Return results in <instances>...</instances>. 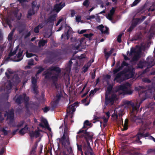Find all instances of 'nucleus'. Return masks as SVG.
Instances as JSON below:
<instances>
[{
	"mask_svg": "<svg viewBox=\"0 0 155 155\" xmlns=\"http://www.w3.org/2000/svg\"><path fill=\"white\" fill-rule=\"evenodd\" d=\"M76 137L77 139L84 138L85 140L87 143L84 144L83 146L85 155H95L91 147L90 142L92 141L93 135L91 132H87V130L81 129L77 133Z\"/></svg>",
	"mask_w": 155,
	"mask_h": 155,
	"instance_id": "nucleus-1",
	"label": "nucleus"
},
{
	"mask_svg": "<svg viewBox=\"0 0 155 155\" xmlns=\"http://www.w3.org/2000/svg\"><path fill=\"white\" fill-rule=\"evenodd\" d=\"M124 114L123 109L118 108H116L114 111V113L112 114V117L113 118V120L117 121L118 116H119L120 118V122L122 121V116Z\"/></svg>",
	"mask_w": 155,
	"mask_h": 155,
	"instance_id": "nucleus-2",
	"label": "nucleus"
},
{
	"mask_svg": "<svg viewBox=\"0 0 155 155\" xmlns=\"http://www.w3.org/2000/svg\"><path fill=\"white\" fill-rule=\"evenodd\" d=\"M109 94L107 93L105 94V101L104 104L106 105H108L110 103L113 104L117 97L116 94H112L111 96H108Z\"/></svg>",
	"mask_w": 155,
	"mask_h": 155,
	"instance_id": "nucleus-3",
	"label": "nucleus"
},
{
	"mask_svg": "<svg viewBox=\"0 0 155 155\" xmlns=\"http://www.w3.org/2000/svg\"><path fill=\"white\" fill-rule=\"evenodd\" d=\"M75 105H69L67 109V114L65 116V117L64 120V121H65V119L67 118L68 116H69L71 118L73 117V114L75 110Z\"/></svg>",
	"mask_w": 155,
	"mask_h": 155,
	"instance_id": "nucleus-4",
	"label": "nucleus"
},
{
	"mask_svg": "<svg viewBox=\"0 0 155 155\" xmlns=\"http://www.w3.org/2000/svg\"><path fill=\"white\" fill-rule=\"evenodd\" d=\"M125 71L124 74L125 78L126 79H128L133 78L134 75V72L132 69L128 68H125Z\"/></svg>",
	"mask_w": 155,
	"mask_h": 155,
	"instance_id": "nucleus-5",
	"label": "nucleus"
},
{
	"mask_svg": "<svg viewBox=\"0 0 155 155\" xmlns=\"http://www.w3.org/2000/svg\"><path fill=\"white\" fill-rule=\"evenodd\" d=\"M65 6V3L62 4L61 3L56 4L54 5L53 8L51 9V13L55 12L58 13Z\"/></svg>",
	"mask_w": 155,
	"mask_h": 155,
	"instance_id": "nucleus-6",
	"label": "nucleus"
},
{
	"mask_svg": "<svg viewBox=\"0 0 155 155\" xmlns=\"http://www.w3.org/2000/svg\"><path fill=\"white\" fill-rule=\"evenodd\" d=\"M5 112L7 114V119H9V123L12 124L14 120V110L13 108H12L8 112L6 111Z\"/></svg>",
	"mask_w": 155,
	"mask_h": 155,
	"instance_id": "nucleus-7",
	"label": "nucleus"
},
{
	"mask_svg": "<svg viewBox=\"0 0 155 155\" xmlns=\"http://www.w3.org/2000/svg\"><path fill=\"white\" fill-rule=\"evenodd\" d=\"M149 134L148 133H147L145 134H144V132L141 133L139 132L136 136V141L138 143H142V142L140 140L141 137H148L149 136Z\"/></svg>",
	"mask_w": 155,
	"mask_h": 155,
	"instance_id": "nucleus-8",
	"label": "nucleus"
},
{
	"mask_svg": "<svg viewBox=\"0 0 155 155\" xmlns=\"http://www.w3.org/2000/svg\"><path fill=\"white\" fill-rule=\"evenodd\" d=\"M126 104L131 106L132 107V113H133L135 111L137 112L138 110L140 107L139 105L136 104V106H135L134 103L130 101H127L126 102Z\"/></svg>",
	"mask_w": 155,
	"mask_h": 155,
	"instance_id": "nucleus-9",
	"label": "nucleus"
},
{
	"mask_svg": "<svg viewBox=\"0 0 155 155\" xmlns=\"http://www.w3.org/2000/svg\"><path fill=\"white\" fill-rule=\"evenodd\" d=\"M154 59L151 57H148L146 59V60L145 61L146 64H147L148 68H150L154 64Z\"/></svg>",
	"mask_w": 155,
	"mask_h": 155,
	"instance_id": "nucleus-10",
	"label": "nucleus"
},
{
	"mask_svg": "<svg viewBox=\"0 0 155 155\" xmlns=\"http://www.w3.org/2000/svg\"><path fill=\"white\" fill-rule=\"evenodd\" d=\"M125 71V70L120 71V72L118 73L116 75V77L114 79V81H117V82L120 83L124 80L122 79L121 78V76L124 74V72Z\"/></svg>",
	"mask_w": 155,
	"mask_h": 155,
	"instance_id": "nucleus-11",
	"label": "nucleus"
},
{
	"mask_svg": "<svg viewBox=\"0 0 155 155\" xmlns=\"http://www.w3.org/2000/svg\"><path fill=\"white\" fill-rule=\"evenodd\" d=\"M41 123H40L39 124V126L44 128L46 127L49 130H51L49 126L47 120L45 118H43L41 120Z\"/></svg>",
	"mask_w": 155,
	"mask_h": 155,
	"instance_id": "nucleus-12",
	"label": "nucleus"
},
{
	"mask_svg": "<svg viewBox=\"0 0 155 155\" xmlns=\"http://www.w3.org/2000/svg\"><path fill=\"white\" fill-rule=\"evenodd\" d=\"M127 89V87L124 84H120L116 86L115 87V91L116 92L122 91L123 93Z\"/></svg>",
	"mask_w": 155,
	"mask_h": 155,
	"instance_id": "nucleus-13",
	"label": "nucleus"
},
{
	"mask_svg": "<svg viewBox=\"0 0 155 155\" xmlns=\"http://www.w3.org/2000/svg\"><path fill=\"white\" fill-rule=\"evenodd\" d=\"M48 71H54L56 72L58 74L61 73V70L59 67L57 66H51L48 69Z\"/></svg>",
	"mask_w": 155,
	"mask_h": 155,
	"instance_id": "nucleus-14",
	"label": "nucleus"
},
{
	"mask_svg": "<svg viewBox=\"0 0 155 155\" xmlns=\"http://www.w3.org/2000/svg\"><path fill=\"white\" fill-rule=\"evenodd\" d=\"M104 28V26L103 25H99L97 27V28L100 31L102 34H108L109 33V28L107 27H105L106 30L105 31H103Z\"/></svg>",
	"mask_w": 155,
	"mask_h": 155,
	"instance_id": "nucleus-15",
	"label": "nucleus"
},
{
	"mask_svg": "<svg viewBox=\"0 0 155 155\" xmlns=\"http://www.w3.org/2000/svg\"><path fill=\"white\" fill-rule=\"evenodd\" d=\"M12 87V84L10 80H9L7 82V83L6 85L5 90L7 94H9L11 92V90Z\"/></svg>",
	"mask_w": 155,
	"mask_h": 155,
	"instance_id": "nucleus-16",
	"label": "nucleus"
},
{
	"mask_svg": "<svg viewBox=\"0 0 155 155\" xmlns=\"http://www.w3.org/2000/svg\"><path fill=\"white\" fill-rule=\"evenodd\" d=\"M52 74V73L51 71L47 70V71H45L42 74V76H45V79L49 80L51 79Z\"/></svg>",
	"mask_w": 155,
	"mask_h": 155,
	"instance_id": "nucleus-17",
	"label": "nucleus"
},
{
	"mask_svg": "<svg viewBox=\"0 0 155 155\" xmlns=\"http://www.w3.org/2000/svg\"><path fill=\"white\" fill-rule=\"evenodd\" d=\"M23 101H24V103L25 105V107H27L29 101V97L27 96L26 94L25 93H23L22 94Z\"/></svg>",
	"mask_w": 155,
	"mask_h": 155,
	"instance_id": "nucleus-18",
	"label": "nucleus"
},
{
	"mask_svg": "<svg viewBox=\"0 0 155 155\" xmlns=\"http://www.w3.org/2000/svg\"><path fill=\"white\" fill-rule=\"evenodd\" d=\"M23 51H21L20 49H19L17 55V58L18 59H15L13 60V61L15 62H19L22 60L23 58L21 57V56L23 54Z\"/></svg>",
	"mask_w": 155,
	"mask_h": 155,
	"instance_id": "nucleus-19",
	"label": "nucleus"
},
{
	"mask_svg": "<svg viewBox=\"0 0 155 155\" xmlns=\"http://www.w3.org/2000/svg\"><path fill=\"white\" fill-rule=\"evenodd\" d=\"M38 145V142L36 141L34 144V146L32 148L30 152V155H37L35 154V153L36 152V150L37 148Z\"/></svg>",
	"mask_w": 155,
	"mask_h": 155,
	"instance_id": "nucleus-20",
	"label": "nucleus"
},
{
	"mask_svg": "<svg viewBox=\"0 0 155 155\" xmlns=\"http://www.w3.org/2000/svg\"><path fill=\"white\" fill-rule=\"evenodd\" d=\"M12 81L14 84H18L21 81L20 78L17 75H14Z\"/></svg>",
	"mask_w": 155,
	"mask_h": 155,
	"instance_id": "nucleus-21",
	"label": "nucleus"
},
{
	"mask_svg": "<svg viewBox=\"0 0 155 155\" xmlns=\"http://www.w3.org/2000/svg\"><path fill=\"white\" fill-rule=\"evenodd\" d=\"M56 14H54L51 15L47 19V22L51 23H53L56 20Z\"/></svg>",
	"mask_w": 155,
	"mask_h": 155,
	"instance_id": "nucleus-22",
	"label": "nucleus"
},
{
	"mask_svg": "<svg viewBox=\"0 0 155 155\" xmlns=\"http://www.w3.org/2000/svg\"><path fill=\"white\" fill-rule=\"evenodd\" d=\"M23 101L22 95H20L17 97L15 100V103L18 105H19L21 104Z\"/></svg>",
	"mask_w": 155,
	"mask_h": 155,
	"instance_id": "nucleus-23",
	"label": "nucleus"
},
{
	"mask_svg": "<svg viewBox=\"0 0 155 155\" xmlns=\"http://www.w3.org/2000/svg\"><path fill=\"white\" fill-rule=\"evenodd\" d=\"M48 43L47 39H42L39 41L38 43V46L39 47L44 46Z\"/></svg>",
	"mask_w": 155,
	"mask_h": 155,
	"instance_id": "nucleus-24",
	"label": "nucleus"
},
{
	"mask_svg": "<svg viewBox=\"0 0 155 155\" xmlns=\"http://www.w3.org/2000/svg\"><path fill=\"white\" fill-rule=\"evenodd\" d=\"M141 51H137V52L136 54L134 56L133 58V59L134 61H137L140 58V53Z\"/></svg>",
	"mask_w": 155,
	"mask_h": 155,
	"instance_id": "nucleus-25",
	"label": "nucleus"
},
{
	"mask_svg": "<svg viewBox=\"0 0 155 155\" xmlns=\"http://www.w3.org/2000/svg\"><path fill=\"white\" fill-rule=\"evenodd\" d=\"M35 13V12L34 9L32 8H30L28 11V14L27 16V18H30L31 16L34 15Z\"/></svg>",
	"mask_w": 155,
	"mask_h": 155,
	"instance_id": "nucleus-26",
	"label": "nucleus"
},
{
	"mask_svg": "<svg viewBox=\"0 0 155 155\" xmlns=\"http://www.w3.org/2000/svg\"><path fill=\"white\" fill-rule=\"evenodd\" d=\"M140 18H133L132 24L135 27L139 24L140 23Z\"/></svg>",
	"mask_w": 155,
	"mask_h": 155,
	"instance_id": "nucleus-27",
	"label": "nucleus"
},
{
	"mask_svg": "<svg viewBox=\"0 0 155 155\" xmlns=\"http://www.w3.org/2000/svg\"><path fill=\"white\" fill-rule=\"evenodd\" d=\"M59 74H55L54 75L52 76L51 79L52 80L53 83L55 84L56 82L58 81Z\"/></svg>",
	"mask_w": 155,
	"mask_h": 155,
	"instance_id": "nucleus-28",
	"label": "nucleus"
},
{
	"mask_svg": "<svg viewBox=\"0 0 155 155\" xmlns=\"http://www.w3.org/2000/svg\"><path fill=\"white\" fill-rule=\"evenodd\" d=\"M66 28L68 29L66 33V36L67 37V39H68L70 37V32L71 31L72 29L69 26L67 25L66 26Z\"/></svg>",
	"mask_w": 155,
	"mask_h": 155,
	"instance_id": "nucleus-29",
	"label": "nucleus"
},
{
	"mask_svg": "<svg viewBox=\"0 0 155 155\" xmlns=\"http://www.w3.org/2000/svg\"><path fill=\"white\" fill-rule=\"evenodd\" d=\"M113 88V85L111 84H109L107 87V91L105 93H107L109 94L111 93Z\"/></svg>",
	"mask_w": 155,
	"mask_h": 155,
	"instance_id": "nucleus-30",
	"label": "nucleus"
},
{
	"mask_svg": "<svg viewBox=\"0 0 155 155\" xmlns=\"http://www.w3.org/2000/svg\"><path fill=\"white\" fill-rule=\"evenodd\" d=\"M128 120H125L124 121V124H123V121L122 122V126H123V128L122 130H127L128 129Z\"/></svg>",
	"mask_w": 155,
	"mask_h": 155,
	"instance_id": "nucleus-31",
	"label": "nucleus"
},
{
	"mask_svg": "<svg viewBox=\"0 0 155 155\" xmlns=\"http://www.w3.org/2000/svg\"><path fill=\"white\" fill-rule=\"evenodd\" d=\"M32 8L35 9V8L37 10H38L40 7L39 5H37V2L35 0L33 1L31 3Z\"/></svg>",
	"mask_w": 155,
	"mask_h": 155,
	"instance_id": "nucleus-32",
	"label": "nucleus"
},
{
	"mask_svg": "<svg viewBox=\"0 0 155 155\" xmlns=\"http://www.w3.org/2000/svg\"><path fill=\"white\" fill-rule=\"evenodd\" d=\"M36 68L38 69L36 73V75H38L41 72H42L43 71L45 70V68H43L41 66H38V67H37V68Z\"/></svg>",
	"mask_w": 155,
	"mask_h": 155,
	"instance_id": "nucleus-33",
	"label": "nucleus"
},
{
	"mask_svg": "<svg viewBox=\"0 0 155 155\" xmlns=\"http://www.w3.org/2000/svg\"><path fill=\"white\" fill-rule=\"evenodd\" d=\"M115 11V8L114 7H112V9L110 10V13L108 14V16H110V18H109V20H111L112 17L114 14Z\"/></svg>",
	"mask_w": 155,
	"mask_h": 155,
	"instance_id": "nucleus-34",
	"label": "nucleus"
},
{
	"mask_svg": "<svg viewBox=\"0 0 155 155\" xmlns=\"http://www.w3.org/2000/svg\"><path fill=\"white\" fill-rule=\"evenodd\" d=\"M141 38L140 35L139 34H137L135 35L131 39V41H137L140 39Z\"/></svg>",
	"mask_w": 155,
	"mask_h": 155,
	"instance_id": "nucleus-35",
	"label": "nucleus"
},
{
	"mask_svg": "<svg viewBox=\"0 0 155 155\" xmlns=\"http://www.w3.org/2000/svg\"><path fill=\"white\" fill-rule=\"evenodd\" d=\"M145 64H146L145 61H140L137 64V67L139 68H143Z\"/></svg>",
	"mask_w": 155,
	"mask_h": 155,
	"instance_id": "nucleus-36",
	"label": "nucleus"
},
{
	"mask_svg": "<svg viewBox=\"0 0 155 155\" xmlns=\"http://www.w3.org/2000/svg\"><path fill=\"white\" fill-rule=\"evenodd\" d=\"M25 35L24 36V38L25 39L27 38H28L31 35V31H28V30H26L25 31Z\"/></svg>",
	"mask_w": 155,
	"mask_h": 155,
	"instance_id": "nucleus-37",
	"label": "nucleus"
},
{
	"mask_svg": "<svg viewBox=\"0 0 155 155\" xmlns=\"http://www.w3.org/2000/svg\"><path fill=\"white\" fill-rule=\"evenodd\" d=\"M91 124H92L90 123L88 120H86L84 122L83 128H86V126H90Z\"/></svg>",
	"mask_w": 155,
	"mask_h": 155,
	"instance_id": "nucleus-38",
	"label": "nucleus"
},
{
	"mask_svg": "<svg viewBox=\"0 0 155 155\" xmlns=\"http://www.w3.org/2000/svg\"><path fill=\"white\" fill-rule=\"evenodd\" d=\"M32 87L33 90V92L34 93L37 94L38 93V86H37V85L35 86H32Z\"/></svg>",
	"mask_w": 155,
	"mask_h": 155,
	"instance_id": "nucleus-39",
	"label": "nucleus"
},
{
	"mask_svg": "<svg viewBox=\"0 0 155 155\" xmlns=\"http://www.w3.org/2000/svg\"><path fill=\"white\" fill-rule=\"evenodd\" d=\"M128 64L125 61H123L121 64V65L119 67L122 70L124 67L127 66Z\"/></svg>",
	"mask_w": 155,
	"mask_h": 155,
	"instance_id": "nucleus-40",
	"label": "nucleus"
},
{
	"mask_svg": "<svg viewBox=\"0 0 155 155\" xmlns=\"http://www.w3.org/2000/svg\"><path fill=\"white\" fill-rule=\"evenodd\" d=\"M139 88H142V87L140 86H139V88L137 87H136L135 88V90H137L139 92V96L142 94V93H145V91H143L142 90V91L140 90L139 89Z\"/></svg>",
	"mask_w": 155,
	"mask_h": 155,
	"instance_id": "nucleus-41",
	"label": "nucleus"
},
{
	"mask_svg": "<svg viewBox=\"0 0 155 155\" xmlns=\"http://www.w3.org/2000/svg\"><path fill=\"white\" fill-rule=\"evenodd\" d=\"M137 52V51H136V49L132 47L130 49L129 55L130 56H131L132 55V54H136Z\"/></svg>",
	"mask_w": 155,
	"mask_h": 155,
	"instance_id": "nucleus-42",
	"label": "nucleus"
},
{
	"mask_svg": "<svg viewBox=\"0 0 155 155\" xmlns=\"http://www.w3.org/2000/svg\"><path fill=\"white\" fill-rule=\"evenodd\" d=\"M37 79L35 77H33L31 79L32 86L37 85Z\"/></svg>",
	"mask_w": 155,
	"mask_h": 155,
	"instance_id": "nucleus-43",
	"label": "nucleus"
},
{
	"mask_svg": "<svg viewBox=\"0 0 155 155\" xmlns=\"http://www.w3.org/2000/svg\"><path fill=\"white\" fill-rule=\"evenodd\" d=\"M62 95L61 94H57L56 95V97L57 98V99H56L54 101V102L55 103H58L59 101L60 100L61 97Z\"/></svg>",
	"mask_w": 155,
	"mask_h": 155,
	"instance_id": "nucleus-44",
	"label": "nucleus"
},
{
	"mask_svg": "<svg viewBox=\"0 0 155 155\" xmlns=\"http://www.w3.org/2000/svg\"><path fill=\"white\" fill-rule=\"evenodd\" d=\"M67 128H65L64 131V134H63V135L61 137V139L64 140H66V137L65 135L67 134Z\"/></svg>",
	"mask_w": 155,
	"mask_h": 155,
	"instance_id": "nucleus-45",
	"label": "nucleus"
},
{
	"mask_svg": "<svg viewBox=\"0 0 155 155\" xmlns=\"http://www.w3.org/2000/svg\"><path fill=\"white\" fill-rule=\"evenodd\" d=\"M93 35V34L90 33L89 34H86L84 35V36L86 38H89V40L91 39V37Z\"/></svg>",
	"mask_w": 155,
	"mask_h": 155,
	"instance_id": "nucleus-46",
	"label": "nucleus"
},
{
	"mask_svg": "<svg viewBox=\"0 0 155 155\" xmlns=\"http://www.w3.org/2000/svg\"><path fill=\"white\" fill-rule=\"evenodd\" d=\"M137 119V117H136L135 115H132L131 116L130 120L132 122H135Z\"/></svg>",
	"mask_w": 155,
	"mask_h": 155,
	"instance_id": "nucleus-47",
	"label": "nucleus"
},
{
	"mask_svg": "<svg viewBox=\"0 0 155 155\" xmlns=\"http://www.w3.org/2000/svg\"><path fill=\"white\" fill-rule=\"evenodd\" d=\"M67 149L68 152L70 154H72L73 153L72 149L71 146L68 147Z\"/></svg>",
	"mask_w": 155,
	"mask_h": 155,
	"instance_id": "nucleus-48",
	"label": "nucleus"
},
{
	"mask_svg": "<svg viewBox=\"0 0 155 155\" xmlns=\"http://www.w3.org/2000/svg\"><path fill=\"white\" fill-rule=\"evenodd\" d=\"M121 68L119 67H116L115 69L113 71V73L114 74H115L117 72L121 70Z\"/></svg>",
	"mask_w": 155,
	"mask_h": 155,
	"instance_id": "nucleus-49",
	"label": "nucleus"
},
{
	"mask_svg": "<svg viewBox=\"0 0 155 155\" xmlns=\"http://www.w3.org/2000/svg\"><path fill=\"white\" fill-rule=\"evenodd\" d=\"M83 5L87 8L89 5V0H85L83 2Z\"/></svg>",
	"mask_w": 155,
	"mask_h": 155,
	"instance_id": "nucleus-50",
	"label": "nucleus"
},
{
	"mask_svg": "<svg viewBox=\"0 0 155 155\" xmlns=\"http://www.w3.org/2000/svg\"><path fill=\"white\" fill-rule=\"evenodd\" d=\"M19 2V3L21 4V5L23 7H24V2H28V0H18Z\"/></svg>",
	"mask_w": 155,
	"mask_h": 155,
	"instance_id": "nucleus-51",
	"label": "nucleus"
},
{
	"mask_svg": "<svg viewBox=\"0 0 155 155\" xmlns=\"http://www.w3.org/2000/svg\"><path fill=\"white\" fill-rule=\"evenodd\" d=\"M24 123L25 121L24 120L21 121L18 123L16 126L18 128L20 127L23 126Z\"/></svg>",
	"mask_w": 155,
	"mask_h": 155,
	"instance_id": "nucleus-52",
	"label": "nucleus"
},
{
	"mask_svg": "<svg viewBox=\"0 0 155 155\" xmlns=\"http://www.w3.org/2000/svg\"><path fill=\"white\" fill-rule=\"evenodd\" d=\"M0 130L2 132L5 136H6L8 134V131L6 130L5 128H2Z\"/></svg>",
	"mask_w": 155,
	"mask_h": 155,
	"instance_id": "nucleus-53",
	"label": "nucleus"
},
{
	"mask_svg": "<svg viewBox=\"0 0 155 155\" xmlns=\"http://www.w3.org/2000/svg\"><path fill=\"white\" fill-rule=\"evenodd\" d=\"M77 145L78 151L80 152H82V146L80 144H78V143H77Z\"/></svg>",
	"mask_w": 155,
	"mask_h": 155,
	"instance_id": "nucleus-54",
	"label": "nucleus"
},
{
	"mask_svg": "<svg viewBox=\"0 0 155 155\" xmlns=\"http://www.w3.org/2000/svg\"><path fill=\"white\" fill-rule=\"evenodd\" d=\"M135 27V26H134V25L131 24L129 28L127 29V31L129 32H131Z\"/></svg>",
	"mask_w": 155,
	"mask_h": 155,
	"instance_id": "nucleus-55",
	"label": "nucleus"
},
{
	"mask_svg": "<svg viewBox=\"0 0 155 155\" xmlns=\"http://www.w3.org/2000/svg\"><path fill=\"white\" fill-rule=\"evenodd\" d=\"M140 1L139 0H135L132 4L131 5V6L133 7L136 5Z\"/></svg>",
	"mask_w": 155,
	"mask_h": 155,
	"instance_id": "nucleus-56",
	"label": "nucleus"
},
{
	"mask_svg": "<svg viewBox=\"0 0 155 155\" xmlns=\"http://www.w3.org/2000/svg\"><path fill=\"white\" fill-rule=\"evenodd\" d=\"M104 53L106 59V60H107L109 58L110 54L109 52H106V51H104Z\"/></svg>",
	"mask_w": 155,
	"mask_h": 155,
	"instance_id": "nucleus-57",
	"label": "nucleus"
},
{
	"mask_svg": "<svg viewBox=\"0 0 155 155\" xmlns=\"http://www.w3.org/2000/svg\"><path fill=\"white\" fill-rule=\"evenodd\" d=\"M28 127H27V125L26 124L25 125V127L24 128L21 129L20 130V132H21L22 130H23L24 131H25V132H26L28 130Z\"/></svg>",
	"mask_w": 155,
	"mask_h": 155,
	"instance_id": "nucleus-58",
	"label": "nucleus"
},
{
	"mask_svg": "<svg viewBox=\"0 0 155 155\" xmlns=\"http://www.w3.org/2000/svg\"><path fill=\"white\" fill-rule=\"evenodd\" d=\"M132 91L130 90H128L127 88V90H126L124 92V94H132Z\"/></svg>",
	"mask_w": 155,
	"mask_h": 155,
	"instance_id": "nucleus-59",
	"label": "nucleus"
},
{
	"mask_svg": "<svg viewBox=\"0 0 155 155\" xmlns=\"http://www.w3.org/2000/svg\"><path fill=\"white\" fill-rule=\"evenodd\" d=\"M66 140L60 139L59 142L62 145L65 146L66 145Z\"/></svg>",
	"mask_w": 155,
	"mask_h": 155,
	"instance_id": "nucleus-60",
	"label": "nucleus"
},
{
	"mask_svg": "<svg viewBox=\"0 0 155 155\" xmlns=\"http://www.w3.org/2000/svg\"><path fill=\"white\" fill-rule=\"evenodd\" d=\"M34 55H35L32 53H29L28 52H27L26 53V57L28 58H31Z\"/></svg>",
	"mask_w": 155,
	"mask_h": 155,
	"instance_id": "nucleus-61",
	"label": "nucleus"
},
{
	"mask_svg": "<svg viewBox=\"0 0 155 155\" xmlns=\"http://www.w3.org/2000/svg\"><path fill=\"white\" fill-rule=\"evenodd\" d=\"M13 35L12 34H9L8 36V40L9 41H11L13 38Z\"/></svg>",
	"mask_w": 155,
	"mask_h": 155,
	"instance_id": "nucleus-62",
	"label": "nucleus"
},
{
	"mask_svg": "<svg viewBox=\"0 0 155 155\" xmlns=\"http://www.w3.org/2000/svg\"><path fill=\"white\" fill-rule=\"evenodd\" d=\"M122 36V34H120L117 37V41L119 43H120L121 41V38Z\"/></svg>",
	"mask_w": 155,
	"mask_h": 155,
	"instance_id": "nucleus-63",
	"label": "nucleus"
},
{
	"mask_svg": "<svg viewBox=\"0 0 155 155\" xmlns=\"http://www.w3.org/2000/svg\"><path fill=\"white\" fill-rule=\"evenodd\" d=\"M34 32L36 33H38L39 32V28L38 26H36L34 29Z\"/></svg>",
	"mask_w": 155,
	"mask_h": 155,
	"instance_id": "nucleus-64",
	"label": "nucleus"
}]
</instances>
